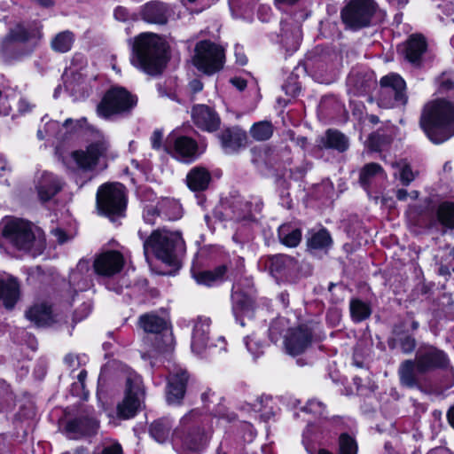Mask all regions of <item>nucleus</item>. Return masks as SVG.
<instances>
[{
    "mask_svg": "<svg viewBox=\"0 0 454 454\" xmlns=\"http://www.w3.org/2000/svg\"><path fill=\"white\" fill-rule=\"evenodd\" d=\"M420 125L434 144L454 136V102L443 99L429 102L424 108Z\"/></svg>",
    "mask_w": 454,
    "mask_h": 454,
    "instance_id": "obj_1",
    "label": "nucleus"
},
{
    "mask_svg": "<svg viewBox=\"0 0 454 454\" xmlns=\"http://www.w3.org/2000/svg\"><path fill=\"white\" fill-rule=\"evenodd\" d=\"M2 234L14 247L28 252L33 256L41 254L45 248L43 233L22 219L8 220L4 223Z\"/></svg>",
    "mask_w": 454,
    "mask_h": 454,
    "instance_id": "obj_2",
    "label": "nucleus"
},
{
    "mask_svg": "<svg viewBox=\"0 0 454 454\" xmlns=\"http://www.w3.org/2000/svg\"><path fill=\"white\" fill-rule=\"evenodd\" d=\"M183 247L184 241L180 234L167 230L154 231L145 244L146 250L158 260L176 268L179 266L177 251L182 250Z\"/></svg>",
    "mask_w": 454,
    "mask_h": 454,
    "instance_id": "obj_3",
    "label": "nucleus"
},
{
    "mask_svg": "<svg viewBox=\"0 0 454 454\" xmlns=\"http://www.w3.org/2000/svg\"><path fill=\"white\" fill-rule=\"evenodd\" d=\"M417 363L408 360L402 364L399 374L403 384L412 386L416 381V373H422L434 367H443L447 358L443 352L434 348H428L424 353L417 355Z\"/></svg>",
    "mask_w": 454,
    "mask_h": 454,
    "instance_id": "obj_4",
    "label": "nucleus"
},
{
    "mask_svg": "<svg viewBox=\"0 0 454 454\" xmlns=\"http://www.w3.org/2000/svg\"><path fill=\"white\" fill-rule=\"evenodd\" d=\"M109 149V143L103 136L91 142L86 150L73 151L63 158V163L70 169L92 170L105 158Z\"/></svg>",
    "mask_w": 454,
    "mask_h": 454,
    "instance_id": "obj_5",
    "label": "nucleus"
},
{
    "mask_svg": "<svg viewBox=\"0 0 454 454\" xmlns=\"http://www.w3.org/2000/svg\"><path fill=\"white\" fill-rule=\"evenodd\" d=\"M125 188L119 183L101 185L97 192V207L98 211L114 219L121 216L126 208Z\"/></svg>",
    "mask_w": 454,
    "mask_h": 454,
    "instance_id": "obj_6",
    "label": "nucleus"
},
{
    "mask_svg": "<svg viewBox=\"0 0 454 454\" xmlns=\"http://www.w3.org/2000/svg\"><path fill=\"white\" fill-rule=\"evenodd\" d=\"M168 59V45L160 36L144 33V71L150 74H160Z\"/></svg>",
    "mask_w": 454,
    "mask_h": 454,
    "instance_id": "obj_7",
    "label": "nucleus"
},
{
    "mask_svg": "<svg viewBox=\"0 0 454 454\" xmlns=\"http://www.w3.org/2000/svg\"><path fill=\"white\" fill-rule=\"evenodd\" d=\"M137 104L135 98L123 87L109 89L97 106L99 116L108 119L129 112Z\"/></svg>",
    "mask_w": 454,
    "mask_h": 454,
    "instance_id": "obj_8",
    "label": "nucleus"
},
{
    "mask_svg": "<svg viewBox=\"0 0 454 454\" xmlns=\"http://www.w3.org/2000/svg\"><path fill=\"white\" fill-rule=\"evenodd\" d=\"M192 63L204 74H213L223 67V49L212 42L200 41L195 46Z\"/></svg>",
    "mask_w": 454,
    "mask_h": 454,
    "instance_id": "obj_9",
    "label": "nucleus"
},
{
    "mask_svg": "<svg viewBox=\"0 0 454 454\" xmlns=\"http://www.w3.org/2000/svg\"><path fill=\"white\" fill-rule=\"evenodd\" d=\"M372 0H352L341 12L343 22L349 27L357 29L369 25L375 11Z\"/></svg>",
    "mask_w": 454,
    "mask_h": 454,
    "instance_id": "obj_10",
    "label": "nucleus"
},
{
    "mask_svg": "<svg viewBox=\"0 0 454 454\" xmlns=\"http://www.w3.org/2000/svg\"><path fill=\"white\" fill-rule=\"evenodd\" d=\"M42 37V26L37 24L25 25L18 23L10 28L8 34L3 39L0 49L6 56L12 48V43H25L31 41H38Z\"/></svg>",
    "mask_w": 454,
    "mask_h": 454,
    "instance_id": "obj_11",
    "label": "nucleus"
},
{
    "mask_svg": "<svg viewBox=\"0 0 454 454\" xmlns=\"http://www.w3.org/2000/svg\"><path fill=\"white\" fill-rule=\"evenodd\" d=\"M312 340V328L307 325L294 327L285 335V348L291 356H297L304 352L310 345Z\"/></svg>",
    "mask_w": 454,
    "mask_h": 454,
    "instance_id": "obj_12",
    "label": "nucleus"
},
{
    "mask_svg": "<svg viewBox=\"0 0 454 454\" xmlns=\"http://www.w3.org/2000/svg\"><path fill=\"white\" fill-rule=\"evenodd\" d=\"M124 265L123 255L118 251H106L98 254L93 262L94 271L103 277L119 273Z\"/></svg>",
    "mask_w": 454,
    "mask_h": 454,
    "instance_id": "obj_13",
    "label": "nucleus"
},
{
    "mask_svg": "<svg viewBox=\"0 0 454 454\" xmlns=\"http://www.w3.org/2000/svg\"><path fill=\"white\" fill-rule=\"evenodd\" d=\"M166 147L173 157L180 161L191 162L197 157V143L187 137H168Z\"/></svg>",
    "mask_w": 454,
    "mask_h": 454,
    "instance_id": "obj_14",
    "label": "nucleus"
},
{
    "mask_svg": "<svg viewBox=\"0 0 454 454\" xmlns=\"http://www.w3.org/2000/svg\"><path fill=\"white\" fill-rule=\"evenodd\" d=\"M188 380L186 372L181 368L170 372L167 387V402L169 404H179L184 396Z\"/></svg>",
    "mask_w": 454,
    "mask_h": 454,
    "instance_id": "obj_15",
    "label": "nucleus"
},
{
    "mask_svg": "<svg viewBox=\"0 0 454 454\" xmlns=\"http://www.w3.org/2000/svg\"><path fill=\"white\" fill-rule=\"evenodd\" d=\"M380 84L382 87V97H394L398 104L405 103V82L401 76L395 74H390L381 78Z\"/></svg>",
    "mask_w": 454,
    "mask_h": 454,
    "instance_id": "obj_16",
    "label": "nucleus"
},
{
    "mask_svg": "<svg viewBox=\"0 0 454 454\" xmlns=\"http://www.w3.org/2000/svg\"><path fill=\"white\" fill-rule=\"evenodd\" d=\"M192 119L199 128L209 132L216 130L220 124V119L217 114L205 105H199L193 107Z\"/></svg>",
    "mask_w": 454,
    "mask_h": 454,
    "instance_id": "obj_17",
    "label": "nucleus"
},
{
    "mask_svg": "<svg viewBox=\"0 0 454 454\" xmlns=\"http://www.w3.org/2000/svg\"><path fill=\"white\" fill-rule=\"evenodd\" d=\"M98 428V422L95 419L88 417H81L70 420L66 426V430L71 439L95 434Z\"/></svg>",
    "mask_w": 454,
    "mask_h": 454,
    "instance_id": "obj_18",
    "label": "nucleus"
},
{
    "mask_svg": "<svg viewBox=\"0 0 454 454\" xmlns=\"http://www.w3.org/2000/svg\"><path fill=\"white\" fill-rule=\"evenodd\" d=\"M139 405L137 391L134 390L131 380L128 379L124 399L117 406L118 416L125 419H130L136 415Z\"/></svg>",
    "mask_w": 454,
    "mask_h": 454,
    "instance_id": "obj_19",
    "label": "nucleus"
},
{
    "mask_svg": "<svg viewBox=\"0 0 454 454\" xmlns=\"http://www.w3.org/2000/svg\"><path fill=\"white\" fill-rule=\"evenodd\" d=\"M61 180L51 173H43L37 184V192L40 200L46 202L53 198L62 189Z\"/></svg>",
    "mask_w": 454,
    "mask_h": 454,
    "instance_id": "obj_20",
    "label": "nucleus"
},
{
    "mask_svg": "<svg viewBox=\"0 0 454 454\" xmlns=\"http://www.w3.org/2000/svg\"><path fill=\"white\" fill-rule=\"evenodd\" d=\"M209 326L210 320L207 317H199L195 322L192 339L193 352L200 354L207 346Z\"/></svg>",
    "mask_w": 454,
    "mask_h": 454,
    "instance_id": "obj_21",
    "label": "nucleus"
},
{
    "mask_svg": "<svg viewBox=\"0 0 454 454\" xmlns=\"http://www.w3.org/2000/svg\"><path fill=\"white\" fill-rule=\"evenodd\" d=\"M211 176L203 167L192 168L186 176L188 187L194 192L204 191L207 188Z\"/></svg>",
    "mask_w": 454,
    "mask_h": 454,
    "instance_id": "obj_22",
    "label": "nucleus"
},
{
    "mask_svg": "<svg viewBox=\"0 0 454 454\" xmlns=\"http://www.w3.org/2000/svg\"><path fill=\"white\" fill-rule=\"evenodd\" d=\"M147 211L152 215H156L162 212L170 220H176L182 216L181 205L177 201L169 199L161 200L157 203L156 207L147 206Z\"/></svg>",
    "mask_w": 454,
    "mask_h": 454,
    "instance_id": "obj_23",
    "label": "nucleus"
},
{
    "mask_svg": "<svg viewBox=\"0 0 454 454\" xmlns=\"http://www.w3.org/2000/svg\"><path fill=\"white\" fill-rule=\"evenodd\" d=\"M20 295V286L16 279L11 278L0 280V299L7 309H12Z\"/></svg>",
    "mask_w": 454,
    "mask_h": 454,
    "instance_id": "obj_24",
    "label": "nucleus"
},
{
    "mask_svg": "<svg viewBox=\"0 0 454 454\" xmlns=\"http://www.w3.org/2000/svg\"><path fill=\"white\" fill-rule=\"evenodd\" d=\"M247 135L239 129H227L221 136L222 145L226 153L237 151L246 144Z\"/></svg>",
    "mask_w": 454,
    "mask_h": 454,
    "instance_id": "obj_25",
    "label": "nucleus"
},
{
    "mask_svg": "<svg viewBox=\"0 0 454 454\" xmlns=\"http://www.w3.org/2000/svg\"><path fill=\"white\" fill-rule=\"evenodd\" d=\"M26 315L37 326H48L53 323L51 309L46 304L33 306Z\"/></svg>",
    "mask_w": 454,
    "mask_h": 454,
    "instance_id": "obj_26",
    "label": "nucleus"
},
{
    "mask_svg": "<svg viewBox=\"0 0 454 454\" xmlns=\"http://www.w3.org/2000/svg\"><path fill=\"white\" fill-rule=\"evenodd\" d=\"M90 270V263L88 260L82 259L76 265V268L72 270L69 276V281L74 286H76L80 290H84L89 286V272Z\"/></svg>",
    "mask_w": 454,
    "mask_h": 454,
    "instance_id": "obj_27",
    "label": "nucleus"
},
{
    "mask_svg": "<svg viewBox=\"0 0 454 454\" xmlns=\"http://www.w3.org/2000/svg\"><path fill=\"white\" fill-rule=\"evenodd\" d=\"M168 328V315L165 310L144 316V331L160 333Z\"/></svg>",
    "mask_w": 454,
    "mask_h": 454,
    "instance_id": "obj_28",
    "label": "nucleus"
},
{
    "mask_svg": "<svg viewBox=\"0 0 454 454\" xmlns=\"http://www.w3.org/2000/svg\"><path fill=\"white\" fill-rule=\"evenodd\" d=\"M144 20L149 23L164 24L167 22V8L158 2H152L144 7Z\"/></svg>",
    "mask_w": 454,
    "mask_h": 454,
    "instance_id": "obj_29",
    "label": "nucleus"
},
{
    "mask_svg": "<svg viewBox=\"0 0 454 454\" xmlns=\"http://www.w3.org/2000/svg\"><path fill=\"white\" fill-rule=\"evenodd\" d=\"M225 272L226 267L219 266L214 270H202L193 272L192 276L198 284L210 286L214 284L222 281L223 279Z\"/></svg>",
    "mask_w": 454,
    "mask_h": 454,
    "instance_id": "obj_30",
    "label": "nucleus"
},
{
    "mask_svg": "<svg viewBox=\"0 0 454 454\" xmlns=\"http://www.w3.org/2000/svg\"><path fill=\"white\" fill-rule=\"evenodd\" d=\"M426 47L427 43L423 36L417 35L411 36L405 45V58L413 63L418 61Z\"/></svg>",
    "mask_w": 454,
    "mask_h": 454,
    "instance_id": "obj_31",
    "label": "nucleus"
},
{
    "mask_svg": "<svg viewBox=\"0 0 454 454\" xmlns=\"http://www.w3.org/2000/svg\"><path fill=\"white\" fill-rule=\"evenodd\" d=\"M233 313L236 317H252L253 301L250 298L243 295L238 290H234L232 294Z\"/></svg>",
    "mask_w": 454,
    "mask_h": 454,
    "instance_id": "obj_32",
    "label": "nucleus"
},
{
    "mask_svg": "<svg viewBox=\"0 0 454 454\" xmlns=\"http://www.w3.org/2000/svg\"><path fill=\"white\" fill-rule=\"evenodd\" d=\"M309 454H333L325 449L309 450ZM339 454H357V444L353 437L344 433L339 438Z\"/></svg>",
    "mask_w": 454,
    "mask_h": 454,
    "instance_id": "obj_33",
    "label": "nucleus"
},
{
    "mask_svg": "<svg viewBox=\"0 0 454 454\" xmlns=\"http://www.w3.org/2000/svg\"><path fill=\"white\" fill-rule=\"evenodd\" d=\"M74 42V35L69 30L58 33L51 42V49L59 53H65L71 50Z\"/></svg>",
    "mask_w": 454,
    "mask_h": 454,
    "instance_id": "obj_34",
    "label": "nucleus"
},
{
    "mask_svg": "<svg viewBox=\"0 0 454 454\" xmlns=\"http://www.w3.org/2000/svg\"><path fill=\"white\" fill-rule=\"evenodd\" d=\"M386 173L383 168L377 163L366 164L361 170L360 182L363 185L370 184L376 179H385Z\"/></svg>",
    "mask_w": 454,
    "mask_h": 454,
    "instance_id": "obj_35",
    "label": "nucleus"
},
{
    "mask_svg": "<svg viewBox=\"0 0 454 454\" xmlns=\"http://www.w3.org/2000/svg\"><path fill=\"white\" fill-rule=\"evenodd\" d=\"M322 144L325 147L334 148L340 152L348 148V139L346 137L335 130H328L322 138Z\"/></svg>",
    "mask_w": 454,
    "mask_h": 454,
    "instance_id": "obj_36",
    "label": "nucleus"
},
{
    "mask_svg": "<svg viewBox=\"0 0 454 454\" xmlns=\"http://www.w3.org/2000/svg\"><path fill=\"white\" fill-rule=\"evenodd\" d=\"M278 237L284 245L294 247L300 243L301 233L298 229L290 231L288 225H282L278 229Z\"/></svg>",
    "mask_w": 454,
    "mask_h": 454,
    "instance_id": "obj_37",
    "label": "nucleus"
},
{
    "mask_svg": "<svg viewBox=\"0 0 454 454\" xmlns=\"http://www.w3.org/2000/svg\"><path fill=\"white\" fill-rule=\"evenodd\" d=\"M207 436L201 433L190 434L183 442V450L197 453L206 444Z\"/></svg>",
    "mask_w": 454,
    "mask_h": 454,
    "instance_id": "obj_38",
    "label": "nucleus"
},
{
    "mask_svg": "<svg viewBox=\"0 0 454 454\" xmlns=\"http://www.w3.org/2000/svg\"><path fill=\"white\" fill-rule=\"evenodd\" d=\"M350 314L353 321L361 322L372 313L370 306L360 300H352L349 305Z\"/></svg>",
    "mask_w": 454,
    "mask_h": 454,
    "instance_id": "obj_39",
    "label": "nucleus"
},
{
    "mask_svg": "<svg viewBox=\"0 0 454 454\" xmlns=\"http://www.w3.org/2000/svg\"><path fill=\"white\" fill-rule=\"evenodd\" d=\"M282 42L286 44V46L290 48L292 51L297 50L301 39V31L300 27H294L291 29H288L285 26L282 27Z\"/></svg>",
    "mask_w": 454,
    "mask_h": 454,
    "instance_id": "obj_40",
    "label": "nucleus"
},
{
    "mask_svg": "<svg viewBox=\"0 0 454 454\" xmlns=\"http://www.w3.org/2000/svg\"><path fill=\"white\" fill-rule=\"evenodd\" d=\"M170 426L167 421L159 420L152 424L150 435L158 442H165L169 436Z\"/></svg>",
    "mask_w": 454,
    "mask_h": 454,
    "instance_id": "obj_41",
    "label": "nucleus"
},
{
    "mask_svg": "<svg viewBox=\"0 0 454 454\" xmlns=\"http://www.w3.org/2000/svg\"><path fill=\"white\" fill-rule=\"evenodd\" d=\"M332 239L325 230H320L311 234L308 245L313 249H325L330 247Z\"/></svg>",
    "mask_w": 454,
    "mask_h": 454,
    "instance_id": "obj_42",
    "label": "nucleus"
},
{
    "mask_svg": "<svg viewBox=\"0 0 454 454\" xmlns=\"http://www.w3.org/2000/svg\"><path fill=\"white\" fill-rule=\"evenodd\" d=\"M273 133L272 125L269 121H260L254 124L250 129L251 136L258 141L269 139Z\"/></svg>",
    "mask_w": 454,
    "mask_h": 454,
    "instance_id": "obj_43",
    "label": "nucleus"
},
{
    "mask_svg": "<svg viewBox=\"0 0 454 454\" xmlns=\"http://www.w3.org/2000/svg\"><path fill=\"white\" fill-rule=\"evenodd\" d=\"M129 43L131 46L130 61L134 67L142 69V34L135 36L134 40L129 39Z\"/></svg>",
    "mask_w": 454,
    "mask_h": 454,
    "instance_id": "obj_44",
    "label": "nucleus"
},
{
    "mask_svg": "<svg viewBox=\"0 0 454 454\" xmlns=\"http://www.w3.org/2000/svg\"><path fill=\"white\" fill-rule=\"evenodd\" d=\"M438 219L446 227H454V203H443L438 209Z\"/></svg>",
    "mask_w": 454,
    "mask_h": 454,
    "instance_id": "obj_45",
    "label": "nucleus"
},
{
    "mask_svg": "<svg viewBox=\"0 0 454 454\" xmlns=\"http://www.w3.org/2000/svg\"><path fill=\"white\" fill-rule=\"evenodd\" d=\"M245 344L247 350L251 353L254 358L258 357L263 353L265 345L255 335L247 337L245 340Z\"/></svg>",
    "mask_w": 454,
    "mask_h": 454,
    "instance_id": "obj_46",
    "label": "nucleus"
},
{
    "mask_svg": "<svg viewBox=\"0 0 454 454\" xmlns=\"http://www.w3.org/2000/svg\"><path fill=\"white\" fill-rule=\"evenodd\" d=\"M392 167L397 169L394 175L396 176L399 174L400 179L403 184H408L413 180V173L411 172V168L405 162H394Z\"/></svg>",
    "mask_w": 454,
    "mask_h": 454,
    "instance_id": "obj_47",
    "label": "nucleus"
},
{
    "mask_svg": "<svg viewBox=\"0 0 454 454\" xmlns=\"http://www.w3.org/2000/svg\"><path fill=\"white\" fill-rule=\"evenodd\" d=\"M45 132L49 136L54 137L60 140H64L66 137V133L62 134V128H60V125L57 121H51L47 122L45 126Z\"/></svg>",
    "mask_w": 454,
    "mask_h": 454,
    "instance_id": "obj_48",
    "label": "nucleus"
},
{
    "mask_svg": "<svg viewBox=\"0 0 454 454\" xmlns=\"http://www.w3.org/2000/svg\"><path fill=\"white\" fill-rule=\"evenodd\" d=\"M87 122V119L82 117L78 120H73L71 118L67 119L62 124V129H66L67 132L75 130L76 128H82Z\"/></svg>",
    "mask_w": 454,
    "mask_h": 454,
    "instance_id": "obj_49",
    "label": "nucleus"
},
{
    "mask_svg": "<svg viewBox=\"0 0 454 454\" xmlns=\"http://www.w3.org/2000/svg\"><path fill=\"white\" fill-rule=\"evenodd\" d=\"M394 341L399 342L401 348L404 353L412 351L415 347V340L410 336L399 337L398 339L394 340Z\"/></svg>",
    "mask_w": 454,
    "mask_h": 454,
    "instance_id": "obj_50",
    "label": "nucleus"
},
{
    "mask_svg": "<svg viewBox=\"0 0 454 454\" xmlns=\"http://www.w3.org/2000/svg\"><path fill=\"white\" fill-rule=\"evenodd\" d=\"M306 411L316 415H323L325 411L324 404L317 400H310L306 405Z\"/></svg>",
    "mask_w": 454,
    "mask_h": 454,
    "instance_id": "obj_51",
    "label": "nucleus"
},
{
    "mask_svg": "<svg viewBox=\"0 0 454 454\" xmlns=\"http://www.w3.org/2000/svg\"><path fill=\"white\" fill-rule=\"evenodd\" d=\"M91 310V307L90 304L84 303L82 305L81 309L74 312V318L76 320H82L86 317Z\"/></svg>",
    "mask_w": 454,
    "mask_h": 454,
    "instance_id": "obj_52",
    "label": "nucleus"
},
{
    "mask_svg": "<svg viewBox=\"0 0 454 454\" xmlns=\"http://www.w3.org/2000/svg\"><path fill=\"white\" fill-rule=\"evenodd\" d=\"M101 454H122V448L119 443H114L103 448Z\"/></svg>",
    "mask_w": 454,
    "mask_h": 454,
    "instance_id": "obj_53",
    "label": "nucleus"
},
{
    "mask_svg": "<svg viewBox=\"0 0 454 454\" xmlns=\"http://www.w3.org/2000/svg\"><path fill=\"white\" fill-rule=\"evenodd\" d=\"M418 192L412 191L411 193H408L407 191L403 189H400L396 192V197L399 200H406L408 197L411 200H416L418 198Z\"/></svg>",
    "mask_w": 454,
    "mask_h": 454,
    "instance_id": "obj_54",
    "label": "nucleus"
},
{
    "mask_svg": "<svg viewBox=\"0 0 454 454\" xmlns=\"http://www.w3.org/2000/svg\"><path fill=\"white\" fill-rule=\"evenodd\" d=\"M161 139H162V132L159 129H156L151 137L152 146L154 149L160 148V145H161Z\"/></svg>",
    "mask_w": 454,
    "mask_h": 454,
    "instance_id": "obj_55",
    "label": "nucleus"
},
{
    "mask_svg": "<svg viewBox=\"0 0 454 454\" xmlns=\"http://www.w3.org/2000/svg\"><path fill=\"white\" fill-rule=\"evenodd\" d=\"M453 88H454L453 82L449 78L443 77L442 79L441 87H440L441 92L451 90H453Z\"/></svg>",
    "mask_w": 454,
    "mask_h": 454,
    "instance_id": "obj_56",
    "label": "nucleus"
},
{
    "mask_svg": "<svg viewBox=\"0 0 454 454\" xmlns=\"http://www.w3.org/2000/svg\"><path fill=\"white\" fill-rule=\"evenodd\" d=\"M114 17L118 20L125 21L128 17V12L123 7H117L114 11Z\"/></svg>",
    "mask_w": 454,
    "mask_h": 454,
    "instance_id": "obj_57",
    "label": "nucleus"
},
{
    "mask_svg": "<svg viewBox=\"0 0 454 454\" xmlns=\"http://www.w3.org/2000/svg\"><path fill=\"white\" fill-rule=\"evenodd\" d=\"M231 82L239 90H243L247 87V82L239 77L232 78Z\"/></svg>",
    "mask_w": 454,
    "mask_h": 454,
    "instance_id": "obj_58",
    "label": "nucleus"
},
{
    "mask_svg": "<svg viewBox=\"0 0 454 454\" xmlns=\"http://www.w3.org/2000/svg\"><path fill=\"white\" fill-rule=\"evenodd\" d=\"M64 361L69 367H75L79 364L77 356L72 354L67 355Z\"/></svg>",
    "mask_w": 454,
    "mask_h": 454,
    "instance_id": "obj_59",
    "label": "nucleus"
},
{
    "mask_svg": "<svg viewBox=\"0 0 454 454\" xmlns=\"http://www.w3.org/2000/svg\"><path fill=\"white\" fill-rule=\"evenodd\" d=\"M53 234L57 238L59 243L63 244L67 240V237L64 231L61 229H55L53 230Z\"/></svg>",
    "mask_w": 454,
    "mask_h": 454,
    "instance_id": "obj_60",
    "label": "nucleus"
},
{
    "mask_svg": "<svg viewBox=\"0 0 454 454\" xmlns=\"http://www.w3.org/2000/svg\"><path fill=\"white\" fill-rule=\"evenodd\" d=\"M190 88L193 92H199L202 90L203 85L198 80H193L190 82Z\"/></svg>",
    "mask_w": 454,
    "mask_h": 454,
    "instance_id": "obj_61",
    "label": "nucleus"
},
{
    "mask_svg": "<svg viewBox=\"0 0 454 454\" xmlns=\"http://www.w3.org/2000/svg\"><path fill=\"white\" fill-rule=\"evenodd\" d=\"M286 324V319L284 317L278 318L270 327L271 334L278 330V325H284Z\"/></svg>",
    "mask_w": 454,
    "mask_h": 454,
    "instance_id": "obj_62",
    "label": "nucleus"
},
{
    "mask_svg": "<svg viewBox=\"0 0 454 454\" xmlns=\"http://www.w3.org/2000/svg\"><path fill=\"white\" fill-rule=\"evenodd\" d=\"M36 3L43 7V8H51L54 5V2L52 0H35Z\"/></svg>",
    "mask_w": 454,
    "mask_h": 454,
    "instance_id": "obj_63",
    "label": "nucleus"
},
{
    "mask_svg": "<svg viewBox=\"0 0 454 454\" xmlns=\"http://www.w3.org/2000/svg\"><path fill=\"white\" fill-rule=\"evenodd\" d=\"M62 454H90L88 449L84 447H78L76 448L73 453H70L69 451L63 452Z\"/></svg>",
    "mask_w": 454,
    "mask_h": 454,
    "instance_id": "obj_64",
    "label": "nucleus"
}]
</instances>
